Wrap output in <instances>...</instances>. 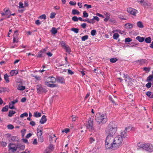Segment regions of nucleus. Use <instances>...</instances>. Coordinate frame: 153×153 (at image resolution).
Wrapping results in <instances>:
<instances>
[{"label":"nucleus","instance_id":"obj_11","mask_svg":"<svg viewBox=\"0 0 153 153\" xmlns=\"http://www.w3.org/2000/svg\"><path fill=\"white\" fill-rule=\"evenodd\" d=\"M13 145H14L13 144L10 143L9 144L8 146L9 151L10 150H11L13 153H14V152L16 151L17 149V146H12Z\"/></svg>","mask_w":153,"mask_h":153},{"label":"nucleus","instance_id":"obj_25","mask_svg":"<svg viewBox=\"0 0 153 153\" xmlns=\"http://www.w3.org/2000/svg\"><path fill=\"white\" fill-rule=\"evenodd\" d=\"M51 33L53 34H56L57 32V30L55 27H53L51 30Z\"/></svg>","mask_w":153,"mask_h":153},{"label":"nucleus","instance_id":"obj_12","mask_svg":"<svg viewBox=\"0 0 153 153\" xmlns=\"http://www.w3.org/2000/svg\"><path fill=\"white\" fill-rule=\"evenodd\" d=\"M146 60L145 59H141L135 61L134 62H135L136 64L138 65H142L143 64L146 63Z\"/></svg>","mask_w":153,"mask_h":153},{"label":"nucleus","instance_id":"obj_49","mask_svg":"<svg viewBox=\"0 0 153 153\" xmlns=\"http://www.w3.org/2000/svg\"><path fill=\"white\" fill-rule=\"evenodd\" d=\"M28 114L27 113L25 112L22 114L20 115V117L21 118L23 117H27L28 116Z\"/></svg>","mask_w":153,"mask_h":153},{"label":"nucleus","instance_id":"obj_62","mask_svg":"<svg viewBox=\"0 0 153 153\" xmlns=\"http://www.w3.org/2000/svg\"><path fill=\"white\" fill-rule=\"evenodd\" d=\"M1 146L3 147H5L7 145V143L6 142L4 141L1 142Z\"/></svg>","mask_w":153,"mask_h":153},{"label":"nucleus","instance_id":"obj_37","mask_svg":"<svg viewBox=\"0 0 153 153\" xmlns=\"http://www.w3.org/2000/svg\"><path fill=\"white\" fill-rule=\"evenodd\" d=\"M119 36V35L117 33H115L113 35V38L115 39H117Z\"/></svg>","mask_w":153,"mask_h":153},{"label":"nucleus","instance_id":"obj_35","mask_svg":"<svg viewBox=\"0 0 153 153\" xmlns=\"http://www.w3.org/2000/svg\"><path fill=\"white\" fill-rule=\"evenodd\" d=\"M153 79V76L152 75H149L147 78L146 80L147 81L149 82L150 81H152Z\"/></svg>","mask_w":153,"mask_h":153},{"label":"nucleus","instance_id":"obj_50","mask_svg":"<svg viewBox=\"0 0 153 153\" xmlns=\"http://www.w3.org/2000/svg\"><path fill=\"white\" fill-rule=\"evenodd\" d=\"M83 15L82 17L84 18H86L88 16V13L85 11L83 12Z\"/></svg>","mask_w":153,"mask_h":153},{"label":"nucleus","instance_id":"obj_56","mask_svg":"<svg viewBox=\"0 0 153 153\" xmlns=\"http://www.w3.org/2000/svg\"><path fill=\"white\" fill-rule=\"evenodd\" d=\"M69 4L71 5L75 6L76 5V3L75 1H71L69 2Z\"/></svg>","mask_w":153,"mask_h":153},{"label":"nucleus","instance_id":"obj_8","mask_svg":"<svg viewBox=\"0 0 153 153\" xmlns=\"http://www.w3.org/2000/svg\"><path fill=\"white\" fill-rule=\"evenodd\" d=\"M37 92L39 94H42L46 93L47 90L45 88L42 86L41 85H37L36 86Z\"/></svg>","mask_w":153,"mask_h":153},{"label":"nucleus","instance_id":"obj_22","mask_svg":"<svg viewBox=\"0 0 153 153\" xmlns=\"http://www.w3.org/2000/svg\"><path fill=\"white\" fill-rule=\"evenodd\" d=\"M137 26L140 28H142L144 27V25L142 22L141 21L138 22H137Z\"/></svg>","mask_w":153,"mask_h":153},{"label":"nucleus","instance_id":"obj_42","mask_svg":"<svg viewBox=\"0 0 153 153\" xmlns=\"http://www.w3.org/2000/svg\"><path fill=\"white\" fill-rule=\"evenodd\" d=\"M88 35H85L82 37L81 40L82 41H84L88 39Z\"/></svg>","mask_w":153,"mask_h":153},{"label":"nucleus","instance_id":"obj_60","mask_svg":"<svg viewBox=\"0 0 153 153\" xmlns=\"http://www.w3.org/2000/svg\"><path fill=\"white\" fill-rule=\"evenodd\" d=\"M72 19L74 22H77L78 21V18L75 16H73Z\"/></svg>","mask_w":153,"mask_h":153},{"label":"nucleus","instance_id":"obj_10","mask_svg":"<svg viewBox=\"0 0 153 153\" xmlns=\"http://www.w3.org/2000/svg\"><path fill=\"white\" fill-rule=\"evenodd\" d=\"M127 11L130 14L134 16H136V13L137 12V10L131 7L128 8Z\"/></svg>","mask_w":153,"mask_h":153},{"label":"nucleus","instance_id":"obj_40","mask_svg":"<svg viewBox=\"0 0 153 153\" xmlns=\"http://www.w3.org/2000/svg\"><path fill=\"white\" fill-rule=\"evenodd\" d=\"M9 107L10 109H15L14 105L12 103H11V102H10L9 103Z\"/></svg>","mask_w":153,"mask_h":153},{"label":"nucleus","instance_id":"obj_47","mask_svg":"<svg viewBox=\"0 0 153 153\" xmlns=\"http://www.w3.org/2000/svg\"><path fill=\"white\" fill-rule=\"evenodd\" d=\"M39 18L41 19H44L45 20L46 18V16L45 14H43L40 16Z\"/></svg>","mask_w":153,"mask_h":153},{"label":"nucleus","instance_id":"obj_43","mask_svg":"<svg viewBox=\"0 0 153 153\" xmlns=\"http://www.w3.org/2000/svg\"><path fill=\"white\" fill-rule=\"evenodd\" d=\"M3 10L6 15H7L8 13H10V11L9 10L8 8H4V9Z\"/></svg>","mask_w":153,"mask_h":153},{"label":"nucleus","instance_id":"obj_15","mask_svg":"<svg viewBox=\"0 0 153 153\" xmlns=\"http://www.w3.org/2000/svg\"><path fill=\"white\" fill-rule=\"evenodd\" d=\"M141 4L145 8H148L150 6V4L147 1H144Z\"/></svg>","mask_w":153,"mask_h":153},{"label":"nucleus","instance_id":"obj_51","mask_svg":"<svg viewBox=\"0 0 153 153\" xmlns=\"http://www.w3.org/2000/svg\"><path fill=\"white\" fill-rule=\"evenodd\" d=\"M132 39L130 38H126L125 39V42H128L132 41Z\"/></svg>","mask_w":153,"mask_h":153},{"label":"nucleus","instance_id":"obj_3","mask_svg":"<svg viewBox=\"0 0 153 153\" xmlns=\"http://www.w3.org/2000/svg\"><path fill=\"white\" fill-rule=\"evenodd\" d=\"M56 81V78L53 76L49 77L48 78V81L45 82V84L48 87L54 88L56 87V85L50 84V83H54Z\"/></svg>","mask_w":153,"mask_h":153},{"label":"nucleus","instance_id":"obj_31","mask_svg":"<svg viewBox=\"0 0 153 153\" xmlns=\"http://www.w3.org/2000/svg\"><path fill=\"white\" fill-rule=\"evenodd\" d=\"M25 88V87L23 85H19L18 86L17 89L19 91H23Z\"/></svg>","mask_w":153,"mask_h":153},{"label":"nucleus","instance_id":"obj_24","mask_svg":"<svg viewBox=\"0 0 153 153\" xmlns=\"http://www.w3.org/2000/svg\"><path fill=\"white\" fill-rule=\"evenodd\" d=\"M4 79L6 83H8L9 82V76L7 74H5L4 75Z\"/></svg>","mask_w":153,"mask_h":153},{"label":"nucleus","instance_id":"obj_58","mask_svg":"<svg viewBox=\"0 0 153 153\" xmlns=\"http://www.w3.org/2000/svg\"><path fill=\"white\" fill-rule=\"evenodd\" d=\"M26 130L25 129H22L21 131V133L22 134V137L24 136L25 133H26Z\"/></svg>","mask_w":153,"mask_h":153},{"label":"nucleus","instance_id":"obj_59","mask_svg":"<svg viewBox=\"0 0 153 153\" xmlns=\"http://www.w3.org/2000/svg\"><path fill=\"white\" fill-rule=\"evenodd\" d=\"M29 117L27 118V120L29 121L31 120H32L31 119V117L32 116V114L30 112H29Z\"/></svg>","mask_w":153,"mask_h":153},{"label":"nucleus","instance_id":"obj_27","mask_svg":"<svg viewBox=\"0 0 153 153\" xmlns=\"http://www.w3.org/2000/svg\"><path fill=\"white\" fill-rule=\"evenodd\" d=\"M16 113V112L15 111H13V110H10L9 111V113L8 114V116L9 117H11L13 115L15 114Z\"/></svg>","mask_w":153,"mask_h":153},{"label":"nucleus","instance_id":"obj_54","mask_svg":"<svg viewBox=\"0 0 153 153\" xmlns=\"http://www.w3.org/2000/svg\"><path fill=\"white\" fill-rule=\"evenodd\" d=\"M11 140L13 141H17L18 138L16 136H13L11 138Z\"/></svg>","mask_w":153,"mask_h":153},{"label":"nucleus","instance_id":"obj_34","mask_svg":"<svg viewBox=\"0 0 153 153\" xmlns=\"http://www.w3.org/2000/svg\"><path fill=\"white\" fill-rule=\"evenodd\" d=\"M71 30L74 32L75 33H78L79 32V29L78 28L73 27L71 28Z\"/></svg>","mask_w":153,"mask_h":153},{"label":"nucleus","instance_id":"obj_23","mask_svg":"<svg viewBox=\"0 0 153 153\" xmlns=\"http://www.w3.org/2000/svg\"><path fill=\"white\" fill-rule=\"evenodd\" d=\"M125 26L126 28L127 29H131L133 27L132 25L129 23L126 24L125 25Z\"/></svg>","mask_w":153,"mask_h":153},{"label":"nucleus","instance_id":"obj_16","mask_svg":"<svg viewBox=\"0 0 153 153\" xmlns=\"http://www.w3.org/2000/svg\"><path fill=\"white\" fill-rule=\"evenodd\" d=\"M19 73L18 70H11L10 73L11 76L16 75Z\"/></svg>","mask_w":153,"mask_h":153},{"label":"nucleus","instance_id":"obj_26","mask_svg":"<svg viewBox=\"0 0 153 153\" xmlns=\"http://www.w3.org/2000/svg\"><path fill=\"white\" fill-rule=\"evenodd\" d=\"M9 106L8 105H6L3 107L1 110L2 112H5L7 111L8 110Z\"/></svg>","mask_w":153,"mask_h":153},{"label":"nucleus","instance_id":"obj_17","mask_svg":"<svg viewBox=\"0 0 153 153\" xmlns=\"http://www.w3.org/2000/svg\"><path fill=\"white\" fill-rule=\"evenodd\" d=\"M47 121V119L45 115H43L39 121V123L41 124H44Z\"/></svg>","mask_w":153,"mask_h":153},{"label":"nucleus","instance_id":"obj_45","mask_svg":"<svg viewBox=\"0 0 153 153\" xmlns=\"http://www.w3.org/2000/svg\"><path fill=\"white\" fill-rule=\"evenodd\" d=\"M123 77L125 78V80L126 82L127 81V79H130V78L129 77L128 75L127 74H123Z\"/></svg>","mask_w":153,"mask_h":153},{"label":"nucleus","instance_id":"obj_2","mask_svg":"<svg viewBox=\"0 0 153 153\" xmlns=\"http://www.w3.org/2000/svg\"><path fill=\"white\" fill-rule=\"evenodd\" d=\"M95 119L98 124L101 123H105L107 120V116L105 114L100 113H98L96 114Z\"/></svg>","mask_w":153,"mask_h":153},{"label":"nucleus","instance_id":"obj_28","mask_svg":"<svg viewBox=\"0 0 153 153\" xmlns=\"http://www.w3.org/2000/svg\"><path fill=\"white\" fill-rule=\"evenodd\" d=\"M33 116L35 117H39L41 116V114L40 112H36L34 113Z\"/></svg>","mask_w":153,"mask_h":153},{"label":"nucleus","instance_id":"obj_7","mask_svg":"<svg viewBox=\"0 0 153 153\" xmlns=\"http://www.w3.org/2000/svg\"><path fill=\"white\" fill-rule=\"evenodd\" d=\"M93 117H90L88 119L87 123L86 124V126L87 128L89 130H92L94 129L93 127Z\"/></svg>","mask_w":153,"mask_h":153},{"label":"nucleus","instance_id":"obj_6","mask_svg":"<svg viewBox=\"0 0 153 153\" xmlns=\"http://www.w3.org/2000/svg\"><path fill=\"white\" fill-rule=\"evenodd\" d=\"M40 128H39V126L37 129V136L38 138V141L40 142H42L44 141V138L42 136V127H40Z\"/></svg>","mask_w":153,"mask_h":153},{"label":"nucleus","instance_id":"obj_64","mask_svg":"<svg viewBox=\"0 0 153 153\" xmlns=\"http://www.w3.org/2000/svg\"><path fill=\"white\" fill-rule=\"evenodd\" d=\"M51 152L52 151H51V150L47 148L43 153H51Z\"/></svg>","mask_w":153,"mask_h":153},{"label":"nucleus","instance_id":"obj_41","mask_svg":"<svg viewBox=\"0 0 153 153\" xmlns=\"http://www.w3.org/2000/svg\"><path fill=\"white\" fill-rule=\"evenodd\" d=\"M117 60L118 59L116 58H112L110 59V62L113 63H115Z\"/></svg>","mask_w":153,"mask_h":153},{"label":"nucleus","instance_id":"obj_19","mask_svg":"<svg viewBox=\"0 0 153 153\" xmlns=\"http://www.w3.org/2000/svg\"><path fill=\"white\" fill-rule=\"evenodd\" d=\"M9 89L6 87H0V93L2 94L6 91L8 92Z\"/></svg>","mask_w":153,"mask_h":153},{"label":"nucleus","instance_id":"obj_38","mask_svg":"<svg viewBox=\"0 0 153 153\" xmlns=\"http://www.w3.org/2000/svg\"><path fill=\"white\" fill-rule=\"evenodd\" d=\"M17 148H19L21 150H23L25 149V146L24 145H17Z\"/></svg>","mask_w":153,"mask_h":153},{"label":"nucleus","instance_id":"obj_30","mask_svg":"<svg viewBox=\"0 0 153 153\" xmlns=\"http://www.w3.org/2000/svg\"><path fill=\"white\" fill-rule=\"evenodd\" d=\"M64 49L66 51L70 53L71 52V49L68 45L65 46Z\"/></svg>","mask_w":153,"mask_h":153},{"label":"nucleus","instance_id":"obj_9","mask_svg":"<svg viewBox=\"0 0 153 153\" xmlns=\"http://www.w3.org/2000/svg\"><path fill=\"white\" fill-rule=\"evenodd\" d=\"M143 150L151 153L153 152V145L150 143H145Z\"/></svg>","mask_w":153,"mask_h":153},{"label":"nucleus","instance_id":"obj_29","mask_svg":"<svg viewBox=\"0 0 153 153\" xmlns=\"http://www.w3.org/2000/svg\"><path fill=\"white\" fill-rule=\"evenodd\" d=\"M72 14L73 15H79L80 13V12L76 9H73L72 12Z\"/></svg>","mask_w":153,"mask_h":153},{"label":"nucleus","instance_id":"obj_61","mask_svg":"<svg viewBox=\"0 0 153 153\" xmlns=\"http://www.w3.org/2000/svg\"><path fill=\"white\" fill-rule=\"evenodd\" d=\"M68 74H70L72 75L74 74V72L72 71L71 70L68 69Z\"/></svg>","mask_w":153,"mask_h":153},{"label":"nucleus","instance_id":"obj_53","mask_svg":"<svg viewBox=\"0 0 153 153\" xmlns=\"http://www.w3.org/2000/svg\"><path fill=\"white\" fill-rule=\"evenodd\" d=\"M150 68L145 67L143 68V70L145 71L148 72L150 71Z\"/></svg>","mask_w":153,"mask_h":153},{"label":"nucleus","instance_id":"obj_48","mask_svg":"<svg viewBox=\"0 0 153 153\" xmlns=\"http://www.w3.org/2000/svg\"><path fill=\"white\" fill-rule=\"evenodd\" d=\"M60 44L61 46L62 47H64V48L67 45H66V43L64 41H61L60 42Z\"/></svg>","mask_w":153,"mask_h":153},{"label":"nucleus","instance_id":"obj_46","mask_svg":"<svg viewBox=\"0 0 153 153\" xmlns=\"http://www.w3.org/2000/svg\"><path fill=\"white\" fill-rule=\"evenodd\" d=\"M56 13L53 12H51L50 14V18L51 19H53L55 18Z\"/></svg>","mask_w":153,"mask_h":153},{"label":"nucleus","instance_id":"obj_20","mask_svg":"<svg viewBox=\"0 0 153 153\" xmlns=\"http://www.w3.org/2000/svg\"><path fill=\"white\" fill-rule=\"evenodd\" d=\"M136 39L138 40L139 42H142L144 40L145 38L143 37H141L139 36H138L136 37Z\"/></svg>","mask_w":153,"mask_h":153},{"label":"nucleus","instance_id":"obj_63","mask_svg":"<svg viewBox=\"0 0 153 153\" xmlns=\"http://www.w3.org/2000/svg\"><path fill=\"white\" fill-rule=\"evenodd\" d=\"M152 86V83L151 82H148V83H147L146 85V86L148 88H149L151 87Z\"/></svg>","mask_w":153,"mask_h":153},{"label":"nucleus","instance_id":"obj_36","mask_svg":"<svg viewBox=\"0 0 153 153\" xmlns=\"http://www.w3.org/2000/svg\"><path fill=\"white\" fill-rule=\"evenodd\" d=\"M132 127L131 126H129L125 128V131L126 132L130 131L132 129Z\"/></svg>","mask_w":153,"mask_h":153},{"label":"nucleus","instance_id":"obj_33","mask_svg":"<svg viewBox=\"0 0 153 153\" xmlns=\"http://www.w3.org/2000/svg\"><path fill=\"white\" fill-rule=\"evenodd\" d=\"M106 17L104 19V21L106 22H107L110 19V15L108 13H106Z\"/></svg>","mask_w":153,"mask_h":153},{"label":"nucleus","instance_id":"obj_44","mask_svg":"<svg viewBox=\"0 0 153 153\" xmlns=\"http://www.w3.org/2000/svg\"><path fill=\"white\" fill-rule=\"evenodd\" d=\"M44 53L41 51L38 52V54L37 56V58H40L43 56V54Z\"/></svg>","mask_w":153,"mask_h":153},{"label":"nucleus","instance_id":"obj_18","mask_svg":"<svg viewBox=\"0 0 153 153\" xmlns=\"http://www.w3.org/2000/svg\"><path fill=\"white\" fill-rule=\"evenodd\" d=\"M18 32V30H16V31H15V33L13 35V43H14L15 42L17 43L18 42V39L17 38V37H15V35H16L17 36L18 34L17 33Z\"/></svg>","mask_w":153,"mask_h":153},{"label":"nucleus","instance_id":"obj_21","mask_svg":"<svg viewBox=\"0 0 153 153\" xmlns=\"http://www.w3.org/2000/svg\"><path fill=\"white\" fill-rule=\"evenodd\" d=\"M145 145V143H138L137 144V146L140 149H142L143 150L144 146Z\"/></svg>","mask_w":153,"mask_h":153},{"label":"nucleus","instance_id":"obj_13","mask_svg":"<svg viewBox=\"0 0 153 153\" xmlns=\"http://www.w3.org/2000/svg\"><path fill=\"white\" fill-rule=\"evenodd\" d=\"M120 136L122 137V139L123 140V138H127L128 137V135L126 132L125 131H121Z\"/></svg>","mask_w":153,"mask_h":153},{"label":"nucleus","instance_id":"obj_5","mask_svg":"<svg viewBox=\"0 0 153 153\" xmlns=\"http://www.w3.org/2000/svg\"><path fill=\"white\" fill-rule=\"evenodd\" d=\"M111 137H109V136H107L106 137L105 141V147L107 149H109L112 148L114 149H116L115 146H114L113 143L110 144V140H111Z\"/></svg>","mask_w":153,"mask_h":153},{"label":"nucleus","instance_id":"obj_55","mask_svg":"<svg viewBox=\"0 0 153 153\" xmlns=\"http://www.w3.org/2000/svg\"><path fill=\"white\" fill-rule=\"evenodd\" d=\"M96 33V31L95 30H93L91 31V35L92 36L95 35Z\"/></svg>","mask_w":153,"mask_h":153},{"label":"nucleus","instance_id":"obj_1","mask_svg":"<svg viewBox=\"0 0 153 153\" xmlns=\"http://www.w3.org/2000/svg\"><path fill=\"white\" fill-rule=\"evenodd\" d=\"M117 128V123L114 122H111L108 125L105 131L108 134L107 136L111 137L116 133Z\"/></svg>","mask_w":153,"mask_h":153},{"label":"nucleus","instance_id":"obj_4","mask_svg":"<svg viewBox=\"0 0 153 153\" xmlns=\"http://www.w3.org/2000/svg\"><path fill=\"white\" fill-rule=\"evenodd\" d=\"M123 140L122 137L120 135H118L114 138L113 143L116 149L119 147L121 145Z\"/></svg>","mask_w":153,"mask_h":153},{"label":"nucleus","instance_id":"obj_32","mask_svg":"<svg viewBox=\"0 0 153 153\" xmlns=\"http://www.w3.org/2000/svg\"><path fill=\"white\" fill-rule=\"evenodd\" d=\"M144 40L146 42L148 43H150L151 42V39L150 37L146 38Z\"/></svg>","mask_w":153,"mask_h":153},{"label":"nucleus","instance_id":"obj_39","mask_svg":"<svg viewBox=\"0 0 153 153\" xmlns=\"http://www.w3.org/2000/svg\"><path fill=\"white\" fill-rule=\"evenodd\" d=\"M109 99L110 101L112 103L114 104L115 105H117V103H116L113 100V99L111 96H109Z\"/></svg>","mask_w":153,"mask_h":153},{"label":"nucleus","instance_id":"obj_14","mask_svg":"<svg viewBox=\"0 0 153 153\" xmlns=\"http://www.w3.org/2000/svg\"><path fill=\"white\" fill-rule=\"evenodd\" d=\"M56 81L61 84L65 83V79L62 76H58L56 78Z\"/></svg>","mask_w":153,"mask_h":153},{"label":"nucleus","instance_id":"obj_57","mask_svg":"<svg viewBox=\"0 0 153 153\" xmlns=\"http://www.w3.org/2000/svg\"><path fill=\"white\" fill-rule=\"evenodd\" d=\"M48 149H49L51 150V151H52L54 149V147L53 145L52 144H50L48 147L47 148Z\"/></svg>","mask_w":153,"mask_h":153},{"label":"nucleus","instance_id":"obj_52","mask_svg":"<svg viewBox=\"0 0 153 153\" xmlns=\"http://www.w3.org/2000/svg\"><path fill=\"white\" fill-rule=\"evenodd\" d=\"M7 128L8 129H12L14 128V127L12 125L9 124L7 126Z\"/></svg>","mask_w":153,"mask_h":153}]
</instances>
